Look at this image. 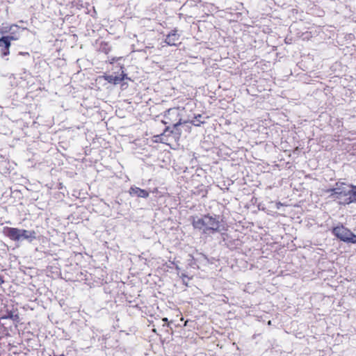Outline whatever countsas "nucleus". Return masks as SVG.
Returning <instances> with one entry per match:
<instances>
[{"label": "nucleus", "mask_w": 356, "mask_h": 356, "mask_svg": "<svg viewBox=\"0 0 356 356\" xmlns=\"http://www.w3.org/2000/svg\"><path fill=\"white\" fill-rule=\"evenodd\" d=\"M130 195H135L138 197L147 198L149 196V192L145 189H142L139 187L131 186L129 191Z\"/></svg>", "instance_id": "obj_8"}, {"label": "nucleus", "mask_w": 356, "mask_h": 356, "mask_svg": "<svg viewBox=\"0 0 356 356\" xmlns=\"http://www.w3.org/2000/svg\"><path fill=\"white\" fill-rule=\"evenodd\" d=\"M163 122L172 125L175 128L181 124V118L179 110L177 108L168 109L164 115Z\"/></svg>", "instance_id": "obj_5"}, {"label": "nucleus", "mask_w": 356, "mask_h": 356, "mask_svg": "<svg viewBox=\"0 0 356 356\" xmlns=\"http://www.w3.org/2000/svg\"><path fill=\"white\" fill-rule=\"evenodd\" d=\"M202 118V115H198L197 116H195V120H193L192 121V123L195 125V126H200L201 124H203L204 122V121H201L198 118Z\"/></svg>", "instance_id": "obj_15"}, {"label": "nucleus", "mask_w": 356, "mask_h": 356, "mask_svg": "<svg viewBox=\"0 0 356 356\" xmlns=\"http://www.w3.org/2000/svg\"><path fill=\"white\" fill-rule=\"evenodd\" d=\"M20 232L21 229L18 228L9 227H6L3 228V234L12 241H19Z\"/></svg>", "instance_id": "obj_6"}, {"label": "nucleus", "mask_w": 356, "mask_h": 356, "mask_svg": "<svg viewBox=\"0 0 356 356\" xmlns=\"http://www.w3.org/2000/svg\"><path fill=\"white\" fill-rule=\"evenodd\" d=\"M356 186L345 183H337L334 188L327 190L330 197L334 200H338L340 204H348L356 202Z\"/></svg>", "instance_id": "obj_1"}, {"label": "nucleus", "mask_w": 356, "mask_h": 356, "mask_svg": "<svg viewBox=\"0 0 356 356\" xmlns=\"http://www.w3.org/2000/svg\"><path fill=\"white\" fill-rule=\"evenodd\" d=\"M162 321L165 323V324L163 325V326H167V327H170V323H172V321H169L168 318H162Z\"/></svg>", "instance_id": "obj_16"}, {"label": "nucleus", "mask_w": 356, "mask_h": 356, "mask_svg": "<svg viewBox=\"0 0 356 356\" xmlns=\"http://www.w3.org/2000/svg\"><path fill=\"white\" fill-rule=\"evenodd\" d=\"M168 129H169V127H167L165 129V131H164L163 134H162L161 135L154 136V141L156 142V143L160 142V143H167L166 140L163 138V137H164V134L168 131Z\"/></svg>", "instance_id": "obj_13"}, {"label": "nucleus", "mask_w": 356, "mask_h": 356, "mask_svg": "<svg viewBox=\"0 0 356 356\" xmlns=\"http://www.w3.org/2000/svg\"><path fill=\"white\" fill-rule=\"evenodd\" d=\"M152 332H154V333H156L157 335H159V336H160V337H161V336H162V334H159V333L157 332V330H156V328L152 329Z\"/></svg>", "instance_id": "obj_20"}, {"label": "nucleus", "mask_w": 356, "mask_h": 356, "mask_svg": "<svg viewBox=\"0 0 356 356\" xmlns=\"http://www.w3.org/2000/svg\"><path fill=\"white\" fill-rule=\"evenodd\" d=\"M8 36L9 35L3 36L0 38V46H1L4 43L5 40H6L8 38Z\"/></svg>", "instance_id": "obj_17"}, {"label": "nucleus", "mask_w": 356, "mask_h": 356, "mask_svg": "<svg viewBox=\"0 0 356 356\" xmlns=\"http://www.w3.org/2000/svg\"><path fill=\"white\" fill-rule=\"evenodd\" d=\"M193 225L195 229L202 230L204 234H215L223 230V226L218 218L204 215L202 218L194 220Z\"/></svg>", "instance_id": "obj_2"}, {"label": "nucleus", "mask_w": 356, "mask_h": 356, "mask_svg": "<svg viewBox=\"0 0 356 356\" xmlns=\"http://www.w3.org/2000/svg\"><path fill=\"white\" fill-rule=\"evenodd\" d=\"M166 333H167V334H169V331H168V330H166Z\"/></svg>", "instance_id": "obj_22"}, {"label": "nucleus", "mask_w": 356, "mask_h": 356, "mask_svg": "<svg viewBox=\"0 0 356 356\" xmlns=\"http://www.w3.org/2000/svg\"><path fill=\"white\" fill-rule=\"evenodd\" d=\"M122 57H112L108 60V63L111 65H114L116 63L115 67H118L120 71V74L118 75H103L99 76L96 81H102V80H105L110 83L117 85L120 84L122 81L125 80H130V79L127 76V74L124 72V65L123 63H120V60H122Z\"/></svg>", "instance_id": "obj_3"}, {"label": "nucleus", "mask_w": 356, "mask_h": 356, "mask_svg": "<svg viewBox=\"0 0 356 356\" xmlns=\"http://www.w3.org/2000/svg\"><path fill=\"white\" fill-rule=\"evenodd\" d=\"M188 325V321H186L184 323V326H186Z\"/></svg>", "instance_id": "obj_21"}, {"label": "nucleus", "mask_w": 356, "mask_h": 356, "mask_svg": "<svg viewBox=\"0 0 356 356\" xmlns=\"http://www.w3.org/2000/svg\"><path fill=\"white\" fill-rule=\"evenodd\" d=\"M2 318H10V319H13V321H18L19 318V316L17 314H14L13 312H10L8 314V316H6L5 317H2Z\"/></svg>", "instance_id": "obj_14"}, {"label": "nucleus", "mask_w": 356, "mask_h": 356, "mask_svg": "<svg viewBox=\"0 0 356 356\" xmlns=\"http://www.w3.org/2000/svg\"><path fill=\"white\" fill-rule=\"evenodd\" d=\"M12 26H11L8 30L6 29V30H2V31H1V33H8V32L11 29V27H12Z\"/></svg>", "instance_id": "obj_19"}, {"label": "nucleus", "mask_w": 356, "mask_h": 356, "mask_svg": "<svg viewBox=\"0 0 356 356\" xmlns=\"http://www.w3.org/2000/svg\"><path fill=\"white\" fill-rule=\"evenodd\" d=\"M193 194L202 197H206L209 193V188L204 184H200L193 191Z\"/></svg>", "instance_id": "obj_9"}, {"label": "nucleus", "mask_w": 356, "mask_h": 356, "mask_svg": "<svg viewBox=\"0 0 356 356\" xmlns=\"http://www.w3.org/2000/svg\"><path fill=\"white\" fill-rule=\"evenodd\" d=\"M332 233L341 241L348 243H356V235L341 223L332 229Z\"/></svg>", "instance_id": "obj_4"}, {"label": "nucleus", "mask_w": 356, "mask_h": 356, "mask_svg": "<svg viewBox=\"0 0 356 356\" xmlns=\"http://www.w3.org/2000/svg\"><path fill=\"white\" fill-rule=\"evenodd\" d=\"M4 283V279L3 276L0 275V285L3 284Z\"/></svg>", "instance_id": "obj_18"}, {"label": "nucleus", "mask_w": 356, "mask_h": 356, "mask_svg": "<svg viewBox=\"0 0 356 356\" xmlns=\"http://www.w3.org/2000/svg\"><path fill=\"white\" fill-rule=\"evenodd\" d=\"M179 41V35L177 33V30H172L170 32L165 39V42L170 46H177L180 43Z\"/></svg>", "instance_id": "obj_7"}, {"label": "nucleus", "mask_w": 356, "mask_h": 356, "mask_svg": "<svg viewBox=\"0 0 356 356\" xmlns=\"http://www.w3.org/2000/svg\"><path fill=\"white\" fill-rule=\"evenodd\" d=\"M17 39V38L14 36H12V35L8 36V38L6 40H5L4 43L3 44V48L1 49L2 56H8L10 54L9 49L11 45L10 41L16 40Z\"/></svg>", "instance_id": "obj_10"}, {"label": "nucleus", "mask_w": 356, "mask_h": 356, "mask_svg": "<svg viewBox=\"0 0 356 356\" xmlns=\"http://www.w3.org/2000/svg\"><path fill=\"white\" fill-rule=\"evenodd\" d=\"M23 238L24 239H29L31 241L36 238V233L35 231H28L26 229H21L20 239Z\"/></svg>", "instance_id": "obj_11"}, {"label": "nucleus", "mask_w": 356, "mask_h": 356, "mask_svg": "<svg viewBox=\"0 0 356 356\" xmlns=\"http://www.w3.org/2000/svg\"><path fill=\"white\" fill-rule=\"evenodd\" d=\"M99 50L101 52L108 54L111 51V47L108 42L103 41L100 44Z\"/></svg>", "instance_id": "obj_12"}]
</instances>
